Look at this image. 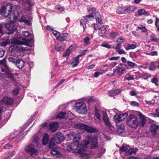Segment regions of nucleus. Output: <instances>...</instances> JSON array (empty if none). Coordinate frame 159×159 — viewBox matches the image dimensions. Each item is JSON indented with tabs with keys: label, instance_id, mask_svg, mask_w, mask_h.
Masks as SVG:
<instances>
[{
	"label": "nucleus",
	"instance_id": "obj_7",
	"mask_svg": "<svg viewBox=\"0 0 159 159\" xmlns=\"http://www.w3.org/2000/svg\"><path fill=\"white\" fill-rule=\"evenodd\" d=\"M75 127L77 128L84 129L89 133H94L96 129L88 126L82 123H77L74 125Z\"/></svg>",
	"mask_w": 159,
	"mask_h": 159
},
{
	"label": "nucleus",
	"instance_id": "obj_2",
	"mask_svg": "<svg viewBox=\"0 0 159 159\" xmlns=\"http://www.w3.org/2000/svg\"><path fill=\"white\" fill-rule=\"evenodd\" d=\"M65 139V137L62 134L57 133L50 140L49 144V148H53L55 146L56 143H60Z\"/></svg>",
	"mask_w": 159,
	"mask_h": 159
},
{
	"label": "nucleus",
	"instance_id": "obj_30",
	"mask_svg": "<svg viewBox=\"0 0 159 159\" xmlns=\"http://www.w3.org/2000/svg\"><path fill=\"white\" fill-rule=\"evenodd\" d=\"M150 41L154 42H156L159 40V37L157 35L152 34L150 36Z\"/></svg>",
	"mask_w": 159,
	"mask_h": 159
},
{
	"label": "nucleus",
	"instance_id": "obj_29",
	"mask_svg": "<svg viewBox=\"0 0 159 159\" xmlns=\"http://www.w3.org/2000/svg\"><path fill=\"white\" fill-rule=\"evenodd\" d=\"M49 138L48 135L45 133L44 134L42 140L43 144L44 145L47 144L48 142Z\"/></svg>",
	"mask_w": 159,
	"mask_h": 159
},
{
	"label": "nucleus",
	"instance_id": "obj_40",
	"mask_svg": "<svg viewBox=\"0 0 159 159\" xmlns=\"http://www.w3.org/2000/svg\"><path fill=\"white\" fill-rule=\"evenodd\" d=\"M72 49V47L70 46L66 50V52L63 54V57H68L70 54V51Z\"/></svg>",
	"mask_w": 159,
	"mask_h": 159
},
{
	"label": "nucleus",
	"instance_id": "obj_57",
	"mask_svg": "<svg viewBox=\"0 0 159 159\" xmlns=\"http://www.w3.org/2000/svg\"><path fill=\"white\" fill-rule=\"evenodd\" d=\"M127 64L129 66L131 67H133L136 65L135 63L129 61H127Z\"/></svg>",
	"mask_w": 159,
	"mask_h": 159
},
{
	"label": "nucleus",
	"instance_id": "obj_50",
	"mask_svg": "<svg viewBox=\"0 0 159 159\" xmlns=\"http://www.w3.org/2000/svg\"><path fill=\"white\" fill-rule=\"evenodd\" d=\"M10 43V40L9 39H7L6 41H3L1 43V45L3 47H5Z\"/></svg>",
	"mask_w": 159,
	"mask_h": 159
},
{
	"label": "nucleus",
	"instance_id": "obj_60",
	"mask_svg": "<svg viewBox=\"0 0 159 159\" xmlns=\"http://www.w3.org/2000/svg\"><path fill=\"white\" fill-rule=\"evenodd\" d=\"M109 119L107 113L106 112H103V120Z\"/></svg>",
	"mask_w": 159,
	"mask_h": 159
},
{
	"label": "nucleus",
	"instance_id": "obj_6",
	"mask_svg": "<svg viewBox=\"0 0 159 159\" xmlns=\"http://www.w3.org/2000/svg\"><path fill=\"white\" fill-rule=\"evenodd\" d=\"M5 62V60H3L0 63V64H4L3 67L1 68V71L2 72H4L5 70L4 74L5 77L8 78H12L13 76V75L10 72V68L6 65L4 64Z\"/></svg>",
	"mask_w": 159,
	"mask_h": 159
},
{
	"label": "nucleus",
	"instance_id": "obj_26",
	"mask_svg": "<svg viewBox=\"0 0 159 159\" xmlns=\"http://www.w3.org/2000/svg\"><path fill=\"white\" fill-rule=\"evenodd\" d=\"M98 34L100 36H102L105 34L106 28L104 26H102L99 29Z\"/></svg>",
	"mask_w": 159,
	"mask_h": 159
},
{
	"label": "nucleus",
	"instance_id": "obj_13",
	"mask_svg": "<svg viewBox=\"0 0 159 159\" xmlns=\"http://www.w3.org/2000/svg\"><path fill=\"white\" fill-rule=\"evenodd\" d=\"M31 41V40H27L25 42L21 41L18 40L16 38H13L11 39V44H15L18 45H24L26 46H28L29 45V42Z\"/></svg>",
	"mask_w": 159,
	"mask_h": 159
},
{
	"label": "nucleus",
	"instance_id": "obj_16",
	"mask_svg": "<svg viewBox=\"0 0 159 159\" xmlns=\"http://www.w3.org/2000/svg\"><path fill=\"white\" fill-rule=\"evenodd\" d=\"M135 7L133 6H124V14H129L134 11Z\"/></svg>",
	"mask_w": 159,
	"mask_h": 159
},
{
	"label": "nucleus",
	"instance_id": "obj_41",
	"mask_svg": "<svg viewBox=\"0 0 159 159\" xmlns=\"http://www.w3.org/2000/svg\"><path fill=\"white\" fill-rule=\"evenodd\" d=\"M66 113L64 112H60L58 114L57 116V118L60 119H63L65 118Z\"/></svg>",
	"mask_w": 159,
	"mask_h": 159
},
{
	"label": "nucleus",
	"instance_id": "obj_32",
	"mask_svg": "<svg viewBox=\"0 0 159 159\" xmlns=\"http://www.w3.org/2000/svg\"><path fill=\"white\" fill-rule=\"evenodd\" d=\"M19 21L20 22H24L25 24L29 26L31 25V21L27 20L24 16H22L21 17L19 20Z\"/></svg>",
	"mask_w": 159,
	"mask_h": 159
},
{
	"label": "nucleus",
	"instance_id": "obj_46",
	"mask_svg": "<svg viewBox=\"0 0 159 159\" xmlns=\"http://www.w3.org/2000/svg\"><path fill=\"white\" fill-rule=\"evenodd\" d=\"M155 62H152L150 64L149 70H155Z\"/></svg>",
	"mask_w": 159,
	"mask_h": 159
},
{
	"label": "nucleus",
	"instance_id": "obj_28",
	"mask_svg": "<svg viewBox=\"0 0 159 159\" xmlns=\"http://www.w3.org/2000/svg\"><path fill=\"white\" fill-rule=\"evenodd\" d=\"M68 36V34L66 33L60 34V36L58 38L57 40H59L60 41H63L66 40Z\"/></svg>",
	"mask_w": 159,
	"mask_h": 159
},
{
	"label": "nucleus",
	"instance_id": "obj_11",
	"mask_svg": "<svg viewBox=\"0 0 159 159\" xmlns=\"http://www.w3.org/2000/svg\"><path fill=\"white\" fill-rule=\"evenodd\" d=\"M127 113L115 115L114 116V119L116 123H118L124 120L128 116Z\"/></svg>",
	"mask_w": 159,
	"mask_h": 159
},
{
	"label": "nucleus",
	"instance_id": "obj_19",
	"mask_svg": "<svg viewBox=\"0 0 159 159\" xmlns=\"http://www.w3.org/2000/svg\"><path fill=\"white\" fill-rule=\"evenodd\" d=\"M18 48L20 51H25L27 50V49L25 47H22L21 46H18L16 45H14L13 46L10 47L9 48V50L11 52L14 51L15 49Z\"/></svg>",
	"mask_w": 159,
	"mask_h": 159
},
{
	"label": "nucleus",
	"instance_id": "obj_52",
	"mask_svg": "<svg viewBox=\"0 0 159 159\" xmlns=\"http://www.w3.org/2000/svg\"><path fill=\"white\" fill-rule=\"evenodd\" d=\"M116 52H118V53L119 54H126V52L124 50L119 49H117L116 50Z\"/></svg>",
	"mask_w": 159,
	"mask_h": 159
},
{
	"label": "nucleus",
	"instance_id": "obj_27",
	"mask_svg": "<svg viewBox=\"0 0 159 159\" xmlns=\"http://www.w3.org/2000/svg\"><path fill=\"white\" fill-rule=\"evenodd\" d=\"M65 48V45L63 43H59L55 46V49L57 51H62Z\"/></svg>",
	"mask_w": 159,
	"mask_h": 159
},
{
	"label": "nucleus",
	"instance_id": "obj_8",
	"mask_svg": "<svg viewBox=\"0 0 159 159\" xmlns=\"http://www.w3.org/2000/svg\"><path fill=\"white\" fill-rule=\"evenodd\" d=\"M12 4L11 3H7L5 7H2L1 11L3 13L4 16L7 17L9 16L12 10Z\"/></svg>",
	"mask_w": 159,
	"mask_h": 159
},
{
	"label": "nucleus",
	"instance_id": "obj_48",
	"mask_svg": "<svg viewBox=\"0 0 159 159\" xmlns=\"http://www.w3.org/2000/svg\"><path fill=\"white\" fill-rule=\"evenodd\" d=\"M18 15H19V13H18V11L16 10H14L13 11V12L12 13V15H13V19L14 20H16L17 19V18L18 16Z\"/></svg>",
	"mask_w": 159,
	"mask_h": 159
},
{
	"label": "nucleus",
	"instance_id": "obj_1",
	"mask_svg": "<svg viewBox=\"0 0 159 159\" xmlns=\"http://www.w3.org/2000/svg\"><path fill=\"white\" fill-rule=\"evenodd\" d=\"M88 141L84 140L81 143L80 145L77 147L78 152L81 153V157L84 158H88L89 156V152L86 151L88 145L90 143L92 148L95 149L98 148V143L97 137L95 136H87Z\"/></svg>",
	"mask_w": 159,
	"mask_h": 159
},
{
	"label": "nucleus",
	"instance_id": "obj_17",
	"mask_svg": "<svg viewBox=\"0 0 159 159\" xmlns=\"http://www.w3.org/2000/svg\"><path fill=\"white\" fill-rule=\"evenodd\" d=\"M96 11V9L94 7H92L89 11V12L91 15H87L84 16L83 17L85 18L87 21H89L92 20L93 19V14H92L93 11Z\"/></svg>",
	"mask_w": 159,
	"mask_h": 159
},
{
	"label": "nucleus",
	"instance_id": "obj_43",
	"mask_svg": "<svg viewBox=\"0 0 159 159\" xmlns=\"http://www.w3.org/2000/svg\"><path fill=\"white\" fill-rule=\"evenodd\" d=\"M87 22L84 18L81 19L80 20V25L83 26L84 29V31L85 28L86 27V24Z\"/></svg>",
	"mask_w": 159,
	"mask_h": 159
},
{
	"label": "nucleus",
	"instance_id": "obj_51",
	"mask_svg": "<svg viewBox=\"0 0 159 159\" xmlns=\"http://www.w3.org/2000/svg\"><path fill=\"white\" fill-rule=\"evenodd\" d=\"M52 33L56 37L57 39L58 40V38L60 36V33L56 30H53L52 32Z\"/></svg>",
	"mask_w": 159,
	"mask_h": 159
},
{
	"label": "nucleus",
	"instance_id": "obj_33",
	"mask_svg": "<svg viewBox=\"0 0 159 159\" xmlns=\"http://www.w3.org/2000/svg\"><path fill=\"white\" fill-rule=\"evenodd\" d=\"M14 85L16 86V88L13 90L12 91V93L13 94L17 95L18 94L19 88L20 87V85L19 83L17 82H16Z\"/></svg>",
	"mask_w": 159,
	"mask_h": 159
},
{
	"label": "nucleus",
	"instance_id": "obj_39",
	"mask_svg": "<svg viewBox=\"0 0 159 159\" xmlns=\"http://www.w3.org/2000/svg\"><path fill=\"white\" fill-rule=\"evenodd\" d=\"M23 35L26 38H28L31 37V38L32 39L33 38V36L32 34L30 33L29 31H24L22 32Z\"/></svg>",
	"mask_w": 159,
	"mask_h": 159
},
{
	"label": "nucleus",
	"instance_id": "obj_10",
	"mask_svg": "<svg viewBox=\"0 0 159 159\" xmlns=\"http://www.w3.org/2000/svg\"><path fill=\"white\" fill-rule=\"evenodd\" d=\"M5 25L7 29L10 31L9 34H13L16 28V27L14 26V22L12 20H10L6 23Z\"/></svg>",
	"mask_w": 159,
	"mask_h": 159
},
{
	"label": "nucleus",
	"instance_id": "obj_47",
	"mask_svg": "<svg viewBox=\"0 0 159 159\" xmlns=\"http://www.w3.org/2000/svg\"><path fill=\"white\" fill-rule=\"evenodd\" d=\"M138 14L140 16L146 14V11L143 9H140L138 11Z\"/></svg>",
	"mask_w": 159,
	"mask_h": 159
},
{
	"label": "nucleus",
	"instance_id": "obj_25",
	"mask_svg": "<svg viewBox=\"0 0 159 159\" xmlns=\"http://www.w3.org/2000/svg\"><path fill=\"white\" fill-rule=\"evenodd\" d=\"M25 62L24 61L20 59H18L17 61L16 65L19 69H22L24 66Z\"/></svg>",
	"mask_w": 159,
	"mask_h": 159
},
{
	"label": "nucleus",
	"instance_id": "obj_4",
	"mask_svg": "<svg viewBox=\"0 0 159 159\" xmlns=\"http://www.w3.org/2000/svg\"><path fill=\"white\" fill-rule=\"evenodd\" d=\"M76 111L80 114L84 115L87 113L86 105L83 102H76L74 105Z\"/></svg>",
	"mask_w": 159,
	"mask_h": 159
},
{
	"label": "nucleus",
	"instance_id": "obj_55",
	"mask_svg": "<svg viewBox=\"0 0 159 159\" xmlns=\"http://www.w3.org/2000/svg\"><path fill=\"white\" fill-rule=\"evenodd\" d=\"M99 24H100L99 23L98 24L97 23H94L92 25H93V28L95 30H99L100 29L99 27Z\"/></svg>",
	"mask_w": 159,
	"mask_h": 159
},
{
	"label": "nucleus",
	"instance_id": "obj_31",
	"mask_svg": "<svg viewBox=\"0 0 159 159\" xmlns=\"http://www.w3.org/2000/svg\"><path fill=\"white\" fill-rule=\"evenodd\" d=\"M138 149L136 148H130L126 152V155H131L134 153H135L138 151Z\"/></svg>",
	"mask_w": 159,
	"mask_h": 159
},
{
	"label": "nucleus",
	"instance_id": "obj_20",
	"mask_svg": "<svg viewBox=\"0 0 159 159\" xmlns=\"http://www.w3.org/2000/svg\"><path fill=\"white\" fill-rule=\"evenodd\" d=\"M56 147H57L55 145V146L53 148H50L52 149L50 152V153L52 155L55 156L57 157H60L61 156V152L57 150Z\"/></svg>",
	"mask_w": 159,
	"mask_h": 159
},
{
	"label": "nucleus",
	"instance_id": "obj_15",
	"mask_svg": "<svg viewBox=\"0 0 159 159\" xmlns=\"http://www.w3.org/2000/svg\"><path fill=\"white\" fill-rule=\"evenodd\" d=\"M25 151L30 153L31 155L36 154L38 152L37 150L35 149L34 146L32 144L30 145L25 148Z\"/></svg>",
	"mask_w": 159,
	"mask_h": 159
},
{
	"label": "nucleus",
	"instance_id": "obj_53",
	"mask_svg": "<svg viewBox=\"0 0 159 159\" xmlns=\"http://www.w3.org/2000/svg\"><path fill=\"white\" fill-rule=\"evenodd\" d=\"M95 115L97 119H98L100 121L101 120V116L98 111H95Z\"/></svg>",
	"mask_w": 159,
	"mask_h": 159
},
{
	"label": "nucleus",
	"instance_id": "obj_12",
	"mask_svg": "<svg viewBox=\"0 0 159 159\" xmlns=\"http://www.w3.org/2000/svg\"><path fill=\"white\" fill-rule=\"evenodd\" d=\"M13 99L7 97H4L1 100L0 103L1 105H5L6 106L11 104L13 102Z\"/></svg>",
	"mask_w": 159,
	"mask_h": 159
},
{
	"label": "nucleus",
	"instance_id": "obj_35",
	"mask_svg": "<svg viewBox=\"0 0 159 159\" xmlns=\"http://www.w3.org/2000/svg\"><path fill=\"white\" fill-rule=\"evenodd\" d=\"M33 141L35 143V145L38 146L39 145V137L38 134H35L33 136Z\"/></svg>",
	"mask_w": 159,
	"mask_h": 159
},
{
	"label": "nucleus",
	"instance_id": "obj_61",
	"mask_svg": "<svg viewBox=\"0 0 159 159\" xmlns=\"http://www.w3.org/2000/svg\"><path fill=\"white\" fill-rule=\"evenodd\" d=\"M109 34L110 36L112 38H115L117 35V33L116 32H110Z\"/></svg>",
	"mask_w": 159,
	"mask_h": 159
},
{
	"label": "nucleus",
	"instance_id": "obj_14",
	"mask_svg": "<svg viewBox=\"0 0 159 159\" xmlns=\"http://www.w3.org/2000/svg\"><path fill=\"white\" fill-rule=\"evenodd\" d=\"M82 56V54L79 55L77 56L76 57L73 58L70 60L69 63L70 64H73L72 65V67L73 68L76 66L80 63L79 61V58L80 57H81Z\"/></svg>",
	"mask_w": 159,
	"mask_h": 159
},
{
	"label": "nucleus",
	"instance_id": "obj_44",
	"mask_svg": "<svg viewBox=\"0 0 159 159\" xmlns=\"http://www.w3.org/2000/svg\"><path fill=\"white\" fill-rule=\"evenodd\" d=\"M73 115L71 113H66L65 119L71 120L73 118Z\"/></svg>",
	"mask_w": 159,
	"mask_h": 159
},
{
	"label": "nucleus",
	"instance_id": "obj_49",
	"mask_svg": "<svg viewBox=\"0 0 159 159\" xmlns=\"http://www.w3.org/2000/svg\"><path fill=\"white\" fill-rule=\"evenodd\" d=\"M8 60L9 62H11L16 65L17 61L18 59H16L15 58L11 57L8 58Z\"/></svg>",
	"mask_w": 159,
	"mask_h": 159
},
{
	"label": "nucleus",
	"instance_id": "obj_24",
	"mask_svg": "<svg viewBox=\"0 0 159 159\" xmlns=\"http://www.w3.org/2000/svg\"><path fill=\"white\" fill-rule=\"evenodd\" d=\"M159 128V126H157L155 125H151L150 128V130L152 135H155L156 134L157 131Z\"/></svg>",
	"mask_w": 159,
	"mask_h": 159
},
{
	"label": "nucleus",
	"instance_id": "obj_58",
	"mask_svg": "<svg viewBox=\"0 0 159 159\" xmlns=\"http://www.w3.org/2000/svg\"><path fill=\"white\" fill-rule=\"evenodd\" d=\"M138 28L141 30L143 32L145 33L147 31V30L145 26L141 25L140 26H139Z\"/></svg>",
	"mask_w": 159,
	"mask_h": 159
},
{
	"label": "nucleus",
	"instance_id": "obj_45",
	"mask_svg": "<svg viewBox=\"0 0 159 159\" xmlns=\"http://www.w3.org/2000/svg\"><path fill=\"white\" fill-rule=\"evenodd\" d=\"M105 151L106 149L105 148L103 147L99 151L97 157H101L102 155L105 153Z\"/></svg>",
	"mask_w": 159,
	"mask_h": 159
},
{
	"label": "nucleus",
	"instance_id": "obj_62",
	"mask_svg": "<svg viewBox=\"0 0 159 159\" xmlns=\"http://www.w3.org/2000/svg\"><path fill=\"white\" fill-rule=\"evenodd\" d=\"M115 95L119 94L121 91V89H117L115 90H113Z\"/></svg>",
	"mask_w": 159,
	"mask_h": 159
},
{
	"label": "nucleus",
	"instance_id": "obj_18",
	"mask_svg": "<svg viewBox=\"0 0 159 159\" xmlns=\"http://www.w3.org/2000/svg\"><path fill=\"white\" fill-rule=\"evenodd\" d=\"M95 11H93L92 12V14H93V19L95 18L96 21L101 25L102 23L101 17L98 12H95Z\"/></svg>",
	"mask_w": 159,
	"mask_h": 159
},
{
	"label": "nucleus",
	"instance_id": "obj_34",
	"mask_svg": "<svg viewBox=\"0 0 159 159\" xmlns=\"http://www.w3.org/2000/svg\"><path fill=\"white\" fill-rule=\"evenodd\" d=\"M125 131V126L123 125H120L118 126L117 132L118 133H123Z\"/></svg>",
	"mask_w": 159,
	"mask_h": 159
},
{
	"label": "nucleus",
	"instance_id": "obj_59",
	"mask_svg": "<svg viewBox=\"0 0 159 159\" xmlns=\"http://www.w3.org/2000/svg\"><path fill=\"white\" fill-rule=\"evenodd\" d=\"M84 43L87 44H89L90 43V39L88 37H85L84 39Z\"/></svg>",
	"mask_w": 159,
	"mask_h": 159
},
{
	"label": "nucleus",
	"instance_id": "obj_5",
	"mask_svg": "<svg viewBox=\"0 0 159 159\" xmlns=\"http://www.w3.org/2000/svg\"><path fill=\"white\" fill-rule=\"evenodd\" d=\"M67 138L70 140L73 139V144L75 146L78 145L81 140V136L72 132H70L66 135Z\"/></svg>",
	"mask_w": 159,
	"mask_h": 159
},
{
	"label": "nucleus",
	"instance_id": "obj_42",
	"mask_svg": "<svg viewBox=\"0 0 159 159\" xmlns=\"http://www.w3.org/2000/svg\"><path fill=\"white\" fill-rule=\"evenodd\" d=\"M136 47V45L134 44H130L128 45L127 47L125 48V50L128 51L129 49H132Z\"/></svg>",
	"mask_w": 159,
	"mask_h": 159
},
{
	"label": "nucleus",
	"instance_id": "obj_63",
	"mask_svg": "<svg viewBox=\"0 0 159 159\" xmlns=\"http://www.w3.org/2000/svg\"><path fill=\"white\" fill-rule=\"evenodd\" d=\"M130 56L132 58H136L137 57V55L134 52H130L129 53Z\"/></svg>",
	"mask_w": 159,
	"mask_h": 159
},
{
	"label": "nucleus",
	"instance_id": "obj_9",
	"mask_svg": "<svg viewBox=\"0 0 159 159\" xmlns=\"http://www.w3.org/2000/svg\"><path fill=\"white\" fill-rule=\"evenodd\" d=\"M138 115L139 116V125L143 127L145 125L147 122V117L140 111L138 112Z\"/></svg>",
	"mask_w": 159,
	"mask_h": 159
},
{
	"label": "nucleus",
	"instance_id": "obj_37",
	"mask_svg": "<svg viewBox=\"0 0 159 159\" xmlns=\"http://www.w3.org/2000/svg\"><path fill=\"white\" fill-rule=\"evenodd\" d=\"M129 148L130 147L129 146L126 144H124L120 148V150L122 152H125L126 151H128Z\"/></svg>",
	"mask_w": 159,
	"mask_h": 159
},
{
	"label": "nucleus",
	"instance_id": "obj_38",
	"mask_svg": "<svg viewBox=\"0 0 159 159\" xmlns=\"http://www.w3.org/2000/svg\"><path fill=\"white\" fill-rule=\"evenodd\" d=\"M134 79V76L129 73H128L125 76L124 80L128 81L133 80Z\"/></svg>",
	"mask_w": 159,
	"mask_h": 159
},
{
	"label": "nucleus",
	"instance_id": "obj_54",
	"mask_svg": "<svg viewBox=\"0 0 159 159\" xmlns=\"http://www.w3.org/2000/svg\"><path fill=\"white\" fill-rule=\"evenodd\" d=\"M23 2L24 4H29L30 7H32L33 5V3H30V0H23Z\"/></svg>",
	"mask_w": 159,
	"mask_h": 159
},
{
	"label": "nucleus",
	"instance_id": "obj_21",
	"mask_svg": "<svg viewBox=\"0 0 159 159\" xmlns=\"http://www.w3.org/2000/svg\"><path fill=\"white\" fill-rule=\"evenodd\" d=\"M73 143H72L71 144V145H69V143H67L66 144L67 146V149L68 151H70L71 150H72L73 149H75L76 151H77L76 152H78L80 155V156L81 157V153L79 152L77 150V147L80 145V144H79L77 146H75V145L73 144Z\"/></svg>",
	"mask_w": 159,
	"mask_h": 159
},
{
	"label": "nucleus",
	"instance_id": "obj_23",
	"mask_svg": "<svg viewBox=\"0 0 159 159\" xmlns=\"http://www.w3.org/2000/svg\"><path fill=\"white\" fill-rule=\"evenodd\" d=\"M125 70V68H122L120 67H118L115 70H114V73H116L119 76H121L124 74Z\"/></svg>",
	"mask_w": 159,
	"mask_h": 159
},
{
	"label": "nucleus",
	"instance_id": "obj_22",
	"mask_svg": "<svg viewBox=\"0 0 159 159\" xmlns=\"http://www.w3.org/2000/svg\"><path fill=\"white\" fill-rule=\"evenodd\" d=\"M49 126L50 129L52 131H54L57 130L58 127L59 125L57 122H53L50 123Z\"/></svg>",
	"mask_w": 159,
	"mask_h": 159
},
{
	"label": "nucleus",
	"instance_id": "obj_64",
	"mask_svg": "<svg viewBox=\"0 0 159 159\" xmlns=\"http://www.w3.org/2000/svg\"><path fill=\"white\" fill-rule=\"evenodd\" d=\"M102 73L101 72L98 71L95 72L94 73V77H97L100 75H102Z\"/></svg>",
	"mask_w": 159,
	"mask_h": 159
},
{
	"label": "nucleus",
	"instance_id": "obj_36",
	"mask_svg": "<svg viewBox=\"0 0 159 159\" xmlns=\"http://www.w3.org/2000/svg\"><path fill=\"white\" fill-rule=\"evenodd\" d=\"M124 6L119 7L116 10V12L120 14H124Z\"/></svg>",
	"mask_w": 159,
	"mask_h": 159
},
{
	"label": "nucleus",
	"instance_id": "obj_56",
	"mask_svg": "<svg viewBox=\"0 0 159 159\" xmlns=\"http://www.w3.org/2000/svg\"><path fill=\"white\" fill-rule=\"evenodd\" d=\"M105 123L106 124V125L108 126L109 127H111V126H112L111 125V122L109 120V119H108L107 120H104Z\"/></svg>",
	"mask_w": 159,
	"mask_h": 159
},
{
	"label": "nucleus",
	"instance_id": "obj_3",
	"mask_svg": "<svg viewBox=\"0 0 159 159\" xmlns=\"http://www.w3.org/2000/svg\"><path fill=\"white\" fill-rule=\"evenodd\" d=\"M126 123L128 126L136 128L139 126V123L137 117L134 115L130 114L127 118Z\"/></svg>",
	"mask_w": 159,
	"mask_h": 159
}]
</instances>
